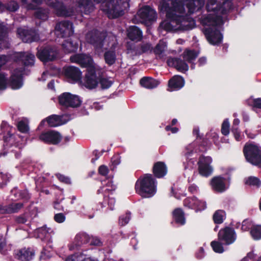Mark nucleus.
<instances>
[{"instance_id":"obj_1","label":"nucleus","mask_w":261,"mask_h":261,"mask_svg":"<svg viewBox=\"0 0 261 261\" xmlns=\"http://www.w3.org/2000/svg\"><path fill=\"white\" fill-rule=\"evenodd\" d=\"M160 10L165 13L166 18L159 25V28L167 32L177 30V27L180 21V15L177 13H185L184 3L181 0H167L164 2Z\"/></svg>"},{"instance_id":"obj_2","label":"nucleus","mask_w":261,"mask_h":261,"mask_svg":"<svg viewBox=\"0 0 261 261\" xmlns=\"http://www.w3.org/2000/svg\"><path fill=\"white\" fill-rule=\"evenodd\" d=\"M157 181L150 173L140 176L136 182L135 189L136 193L142 197L150 198L156 192Z\"/></svg>"},{"instance_id":"obj_3","label":"nucleus","mask_w":261,"mask_h":261,"mask_svg":"<svg viewBox=\"0 0 261 261\" xmlns=\"http://www.w3.org/2000/svg\"><path fill=\"white\" fill-rule=\"evenodd\" d=\"M129 0H110L107 2L103 8L109 18H116L124 14V10L129 7Z\"/></svg>"},{"instance_id":"obj_4","label":"nucleus","mask_w":261,"mask_h":261,"mask_svg":"<svg viewBox=\"0 0 261 261\" xmlns=\"http://www.w3.org/2000/svg\"><path fill=\"white\" fill-rule=\"evenodd\" d=\"M243 152L248 163L261 168V147L253 143H246Z\"/></svg>"},{"instance_id":"obj_5","label":"nucleus","mask_w":261,"mask_h":261,"mask_svg":"<svg viewBox=\"0 0 261 261\" xmlns=\"http://www.w3.org/2000/svg\"><path fill=\"white\" fill-rule=\"evenodd\" d=\"M233 7V4L230 0H207L205 6L207 12L220 15L227 14Z\"/></svg>"},{"instance_id":"obj_6","label":"nucleus","mask_w":261,"mask_h":261,"mask_svg":"<svg viewBox=\"0 0 261 261\" xmlns=\"http://www.w3.org/2000/svg\"><path fill=\"white\" fill-rule=\"evenodd\" d=\"M107 35L106 32L98 30L89 32L87 35L88 42L91 44L97 52H101Z\"/></svg>"},{"instance_id":"obj_7","label":"nucleus","mask_w":261,"mask_h":261,"mask_svg":"<svg viewBox=\"0 0 261 261\" xmlns=\"http://www.w3.org/2000/svg\"><path fill=\"white\" fill-rule=\"evenodd\" d=\"M58 55L59 50L56 46L47 45L41 47L36 55L41 61L47 63L56 60Z\"/></svg>"},{"instance_id":"obj_8","label":"nucleus","mask_w":261,"mask_h":261,"mask_svg":"<svg viewBox=\"0 0 261 261\" xmlns=\"http://www.w3.org/2000/svg\"><path fill=\"white\" fill-rule=\"evenodd\" d=\"M102 74V71L100 69H96L95 67L88 69L84 79L85 87L89 89L95 88L98 84L100 75Z\"/></svg>"},{"instance_id":"obj_9","label":"nucleus","mask_w":261,"mask_h":261,"mask_svg":"<svg viewBox=\"0 0 261 261\" xmlns=\"http://www.w3.org/2000/svg\"><path fill=\"white\" fill-rule=\"evenodd\" d=\"M59 103L66 108H77L82 103L80 97L69 92H64L58 97Z\"/></svg>"},{"instance_id":"obj_10","label":"nucleus","mask_w":261,"mask_h":261,"mask_svg":"<svg viewBox=\"0 0 261 261\" xmlns=\"http://www.w3.org/2000/svg\"><path fill=\"white\" fill-rule=\"evenodd\" d=\"M137 14L142 22L147 26L151 25L157 18L156 11L148 5L144 6L140 8L138 10Z\"/></svg>"},{"instance_id":"obj_11","label":"nucleus","mask_w":261,"mask_h":261,"mask_svg":"<svg viewBox=\"0 0 261 261\" xmlns=\"http://www.w3.org/2000/svg\"><path fill=\"white\" fill-rule=\"evenodd\" d=\"M219 27H204L203 33L207 41L212 45H218L221 43L223 35L218 29Z\"/></svg>"},{"instance_id":"obj_12","label":"nucleus","mask_w":261,"mask_h":261,"mask_svg":"<svg viewBox=\"0 0 261 261\" xmlns=\"http://www.w3.org/2000/svg\"><path fill=\"white\" fill-rule=\"evenodd\" d=\"M218 239L225 245L233 244L237 239V234L233 228L226 226L221 228L218 233Z\"/></svg>"},{"instance_id":"obj_13","label":"nucleus","mask_w":261,"mask_h":261,"mask_svg":"<svg viewBox=\"0 0 261 261\" xmlns=\"http://www.w3.org/2000/svg\"><path fill=\"white\" fill-rule=\"evenodd\" d=\"M55 31L58 37H70L74 32L73 23L69 20L59 22L55 26Z\"/></svg>"},{"instance_id":"obj_14","label":"nucleus","mask_w":261,"mask_h":261,"mask_svg":"<svg viewBox=\"0 0 261 261\" xmlns=\"http://www.w3.org/2000/svg\"><path fill=\"white\" fill-rule=\"evenodd\" d=\"M212 162V159L211 156H205L201 155L197 162L198 172L200 175L203 177H208L213 171L211 164Z\"/></svg>"},{"instance_id":"obj_15","label":"nucleus","mask_w":261,"mask_h":261,"mask_svg":"<svg viewBox=\"0 0 261 261\" xmlns=\"http://www.w3.org/2000/svg\"><path fill=\"white\" fill-rule=\"evenodd\" d=\"M39 138L41 141L46 144L56 145L60 143L62 136L58 131L49 130L42 132Z\"/></svg>"},{"instance_id":"obj_16","label":"nucleus","mask_w":261,"mask_h":261,"mask_svg":"<svg viewBox=\"0 0 261 261\" xmlns=\"http://www.w3.org/2000/svg\"><path fill=\"white\" fill-rule=\"evenodd\" d=\"M17 33L25 43H31L39 40V35L35 29L18 28Z\"/></svg>"},{"instance_id":"obj_17","label":"nucleus","mask_w":261,"mask_h":261,"mask_svg":"<svg viewBox=\"0 0 261 261\" xmlns=\"http://www.w3.org/2000/svg\"><path fill=\"white\" fill-rule=\"evenodd\" d=\"M70 61L79 64L81 67L86 68V71L92 67H95L93 65V60L90 56L83 54H75L70 57Z\"/></svg>"},{"instance_id":"obj_18","label":"nucleus","mask_w":261,"mask_h":261,"mask_svg":"<svg viewBox=\"0 0 261 261\" xmlns=\"http://www.w3.org/2000/svg\"><path fill=\"white\" fill-rule=\"evenodd\" d=\"M201 22L204 27H219L223 24L222 16L216 14L203 16Z\"/></svg>"},{"instance_id":"obj_19","label":"nucleus","mask_w":261,"mask_h":261,"mask_svg":"<svg viewBox=\"0 0 261 261\" xmlns=\"http://www.w3.org/2000/svg\"><path fill=\"white\" fill-rule=\"evenodd\" d=\"M65 76L74 82H76L81 80L82 72L78 67L68 66L63 68Z\"/></svg>"},{"instance_id":"obj_20","label":"nucleus","mask_w":261,"mask_h":261,"mask_svg":"<svg viewBox=\"0 0 261 261\" xmlns=\"http://www.w3.org/2000/svg\"><path fill=\"white\" fill-rule=\"evenodd\" d=\"M24 69L16 68L10 77V85L13 89H19L22 85V75Z\"/></svg>"},{"instance_id":"obj_21","label":"nucleus","mask_w":261,"mask_h":261,"mask_svg":"<svg viewBox=\"0 0 261 261\" xmlns=\"http://www.w3.org/2000/svg\"><path fill=\"white\" fill-rule=\"evenodd\" d=\"M55 11V14L59 17H69L72 15L73 11L67 8L64 4L60 1L51 4V7Z\"/></svg>"},{"instance_id":"obj_22","label":"nucleus","mask_w":261,"mask_h":261,"mask_svg":"<svg viewBox=\"0 0 261 261\" xmlns=\"http://www.w3.org/2000/svg\"><path fill=\"white\" fill-rule=\"evenodd\" d=\"M167 63L169 66L173 67L182 73H185L189 69V66L186 61L179 58H169Z\"/></svg>"},{"instance_id":"obj_23","label":"nucleus","mask_w":261,"mask_h":261,"mask_svg":"<svg viewBox=\"0 0 261 261\" xmlns=\"http://www.w3.org/2000/svg\"><path fill=\"white\" fill-rule=\"evenodd\" d=\"M35 250L33 247H24L17 251V258L21 261H30L35 256Z\"/></svg>"},{"instance_id":"obj_24","label":"nucleus","mask_w":261,"mask_h":261,"mask_svg":"<svg viewBox=\"0 0 261 261\" xmlns=\"http://www.w3.org/2000/svg\"><path fill=\"white\" fill-rule=\"evenodd\" d=\"M62 46L66 54L75 53L79 47L78 40L74 37L69 38L63 42Z\"/></svg>"},{"instance_id":"obj_25","label":"nucleus","mask_w":261,"mask_h":261,"mask_svg":"<svg viewBox=\"0 0 261 261\" xmlns=\"http://www.w3.org/2000/svg\"><path fill=\"white\" fill-rule=\"evenodd\" d=\"M152 171L155 177L162 178L167 174L168 168L164 162L158 161L154 163Z\"/></svg>"},{"instance_id":"obj_26","label":"nucleus","mask_w":261,"mask_h":261,"mask_svg":"<svg viewBox=\"0 0 261 261\" xmlns=\"http://www.w3.org/2000/svg\"><path fill=\"white\" fill-rule=\"evenodd\" d=\"M213 190L217 193L224 192L226 188L225 178L221 176H215L211 180Z\"/></svg>"},{"instance_id":"obj_27","label":"nucleus","mask_w":261,"mask_h":261,"mask_svg":"<svg viewBox=\"0 0 261 261\" xmlns=\"http://www.w3.org/2000/svg\"><path fill=\"white\" fill-rule=\"evenodd\" d=\"M127 36L132 41H140L143 38V33L138 27L131 25L127 30Z\"/></svg>"},{"instance_id":"obj_28","label":"nucleus","mask_w":261,"mask_h":261,"mask_svg":"<svg viewBox=\"0 0 261 261\" xmlns=\"http://www.w3.org/2000/svg\"><path fill=\"white\" fill-rule=\"evenodd\" d=\"M185 83V80L182 76L175 75L168 81V85L171 91L179 90L184 86Z\"/></svg>"},{"instance_id":"obj_29","label":"nucleus","mask_w":261,"mask_h":261,"mask_svg":"<svg viewBox=\"0 0 261 261\" xmlns=\"http://www.w3.org/2000/svg\"><path fill=\"white\" fill-rule=\"evenodd\" d=\"M15 57L16 60L21 61L24 66H32L34 64L35 56L32 54L19 52L16 55Z\"/></svg>"},{"instance_id":"obj_30","label":"nucleus","mask_w":261,"mask_h":261,"mask_svg":"<svg viewBox=\"0 0 261 261\" xmlns=\"http://www.w3.org/2000/svg\"><path fill=\"white\" fill-rule=\"evenodd\" d=\"M205 4V0H190L186 3L185 6L190 14L202 9Z\"/></svg>"},{"instance_id":"obj_31","label":"nucleus","mask_w":261,"mask_h":261,"mask_svg":"<svg viewBox=\"0 0 261 261\" xmlns=\"http://www.w3.org/2000/svg\"><path fill=\"white\" fill-rule=\"evenodd\" d=\"M78 7L86 15L94 11L95 7L92 0H77Z\"/></svg>"},{"instance_id":"obj_32","label":"nucleus","mask_w":261,"mask_h":261,"mask_svg":"<svg viewBox=\"0 0 261 261\" xmlns=\"http://www.w3.org/2000/svg\"><path fill=\"white\" fill-rule=\"evenodd\" d=\"M172 215L175 223L179 225H184L186 224L185 213L182 208H175L172 213Z\"/></svg>"},{"instance_id":"obj_33","label":"nucleus","mask_w":261,"mask_h":261,"mask_svg":"<svg viewBox=\"0 0 261 261\" xmlns=\"http://www.w3.org/2000/svg\"><path fill=\"white\" fill-rule=\"evenodd\" d=\"M11 192L13 193L16 200H22L24 202H27L31 198V195L27 189L19 190L17 188H14Z\"/></svg>"},{"instance_id":"obj_34","label":"nucleus","mask_w":261,"mask_h":261,"mask_svg":"<svg viewBox=\"0 0 261 261\" xmlns=\"http://www.w3.org/2000/svg\"><path fill=\"white\" fill-rule=\"evenodd\" d=\"M160 82L152 77H143L140 80V84L143 87L147 89H153L156 88Z\"/></svg>"},{"instance_id":"obj_35","label":"nucleus","mask_w":261,"mask_h":261,"mask_svg":"<svg viewBox=\"0 0 261 261\" xmlns=\"http://www.w3.org/2000/svg\"><path fill=\"white\" fill-rule=\"evenodd\" d=\"M24 206L23 203L18 202L10 203L3 205V214H10L18 213Z\"/></svg>"},{"instance_id":"obj_36","label":"nucleus","mask_w":261,"mask_h":261,"mask_svg":"<svg viewBox=\"0 0 261 261\" xmlns=\"http://www.w3.org/2000/svg\"><path fill=\"white\" fill-rule=\"evenodd\" d=\"M63 116L61 115H51L46 118V122L50 127H57L63 124Z\"/></svg>"},{"instance_id":"obj_37","label":"nucleus","mask_w":261,"mask_h":261,"mask_svg":"<svg viewBox=\"0 0 261 261\" xmlns=\"http://www.w3.org/2000/svg\"><path fill=\"white\" fill-rule=\"evenodd\" d=\"M75 241L76 248L78 249L81 245L89 243L90 236L85 232H80L76 235Z\"/></svg>"},{"instance_id":"obj_38","label":"nucleus","mask_w":261,"mask_h":261,"mask_svg":"<svg viewBox=\"0 0 261 261\" xmlns=\"http://www.w3.org/2000/svg\"><path fill=\"white\" fill-rule=\"evenodd\" d=\"M195 24V21L193 20L190 22L185 20V18L180 16V21L177 27V30L188 31L192 30Z\"/></svg>"},{"instance_id":"obj_39","label":"nucleus","mask_w":261,"mask_h":261,"mask_svg":"<svg viewBox=\"0 0 261 261\" xmlns=\"http://www.w3.org/2000/svg\"><path fill=\"white\" fill-rule=\"evenodd\" d=\"M105 63L109 66L114 65L116 61V55L115 50H108L103 55Z\"/></svg>"},{"instance_id":"obj_40","label":"nucleus","mask_w":261,"mask_h":261,"mask_svg":"<svg viewBox=\"0 0 261 261\" xmlns=\"http://www.w3.org/2000/svg\"><path fill=\"white\" fill-rule=\"evenodd\" d=\"M198 56V53L195 50H187L183 54V59L188 63H192Z\"/></svg>"},{"instance_id":"obj_41","label":"nucleus","mask_w":261,"mask_h":261,"mask_svg":"<svg viewBox=\"0 0 261 261\" xmlns=\"http://www.w3.org/2000/svg\"><path fill=\"white\" fill-rule=\"evenodd\" d=\"M52 256V248L49 247H43L39 256L40 261H46Z\"/></svg>"},{"instance_id":"obj_42","label":"nucleus","mask_w":261,"mask_h":261,"mask_svg":"<svg viewBox=\"0 0 261 261\" xmlns=\"http://www.w3.org/2000/svg\"><path fill=\"white\" fill-rule=\"evenodd\" d=\"M226 213L224 210L216 211L213 215V220L215 224H221L225 219Z\"/></svg>"},{"instance_id":"obj_43","label":"nucleus","mask_w":261,"mask_h":261,"mask_svg":"<svg viewBox=\"0 0 261 261\" xmlns=\"http://www.w3.org/2000/svg\"><path fill=\"white\" fill-rule=\"evenodd\" d=\"M246 103L248 106L252 107L253 111L256 109H261V98H250L247 100Z\"/></svg>"},{"instance_id":"obj_44","label":"nucleus","mask_w":261,"mask_h":261,"mask_svg":"<svg viewBox=\"0 0 261 261\" xmlns=\"http://www.w3.org/2000/svg\"><path fill=\"white\" fill-rule=\"evenodd\" d=\"M113 81L109 80L108 78L103 77V73L100 75L98 84L100 85L102 89H107L109 88L113 84Z\"/></svg>"},{"instance_id":"obj_45","label":"nucleus","mask_w":261,"mask_h":261,"mask_svg":"<svg viewBox=\"0 0 261 261\" xmlns=\"http://www.w3.org/2000/svg\"><path fill=\"white\" fill-rule=\"evenodd\" d=\"M223 243L218 240L213 241L211 243V246L213 251L217 253H222L224 251V247L223 246Z\"/></svg>"},{"instance_id":"obj_46","label":"nucleus","mask_w":261,"mask_h":261,"mask_svg":"<svg viewBox=\"0 0 261 261\" xmlns=\"http://www.w3.org/2000/svg\"><path fill=\"white\" fill-rule=\"evenodd\" d=\"M245 184L250 186L259 188L261 186V180L258 177L251 176L248 177Z\"/></svg>"},{"instance_id":"obj_47","label":"nucleus","mask_w":261,"mask_h":261,"mask_svg":"<svg viewBox=\"0 0 261 261\" xmlns=\"http://www.w3.org/2000/svg\"><path fill=\"white\" fill-rule=\"evenodd\" d=\"M250 234L255 240L261 239V226L256 225L252 227L250 231Z\"/></svg>"},{"instance_id":"obj_48","label":"nucleus","mask_w":261,"mask_h":261,"mask_svg":"<svg viewBox=\"0 0 261 261\" xmlns=\"http://www.w3.org/2000/svg\"><path fill=\"white\" fill-rule=\"evenodd\" d=\"M34 16L36 18L42 20H46L48 19V14L45 9L39 8L34 13Z\"/></svg>"},{"instance_id":"obj_49","label":"nucleus","mask_w":261,"mask_h":261,"mask_svg":"<svg viewBox=\"0 0 261 261\" xmlns=\"http://www.w3.org/2000/svg\"><path fill=\"white\" fill-rule=\"evenodd\" d=\"M127 49L132 54L138 56L141 55V47L139 44L135 45V44H128L127 46Z\"/></svg>"},{"instance_id":"obj_50","label":"nucleus","mask_w":261,"mask_h":261,"mask_svg":"<svg viewBox=\"0 0 261 261\" xmlns=\"http://www.w3.org/2000/svg\"><path fill=\"white\" fill-rule=\"evenodd\" d=\"M206 207V202L202 200H200L195 197V202H194V210L196 211H202Z\"/></svg>"},{"instance_id":"obj_51","label":"nucleus","mask_w":261,"mask_h":261,"mask_svg":"<svg viewBox=\"0 0 261 261\" xmlns=\"http://www.w3.org/2000/svg\"><path fill=\"white\" fill-rule=\"evenodd\" d=\"M83 252H76L68 256L65 261H81L83 259Z\"/></svg>"},{"instance_id":"obj_52","label":"nucleus","mask_w":261,"mask_h":261,"mask_svg":"<svg viewBox=\"0 0 261 261\" xmlns=\"http://www.w3.org/2000/svg\"><path fill=\"white\" fill-rule=\"evenodd\" d=\"M221 133L224 136H227L230 132V125L227 119H225L221 126Z\"/></svg>"},{"instance_id":"obj_53","label":"nucleus","mask_w":261,"mask_h":261,"mask_svg":"<svg viewBox=\"0 0 261 261\" xmlns=\"http://www.w3.org/2000/svg\"><path fill=\"white\" fill-rule=\"evenodd\" d=\"M195 196L188 197L183 201V204L185 206L189 208L193 209L194 202H195Z\"/></svg>"},{"instance_id":"obj_54","label":"nucleus","mask_w":261,"mask_h":261,"mask_svg":"<svg viewBox=\"0 0 261 261\" xmlns=\"http://www.w3.org/2000/svg\"><path fill=\"white\" fill-rule=\"evenodd\" d=\"M17 127L18 130L22 133H27L29 130L28 125L22 120L18 122Z\"/></svg>"},{"instance_id":"obj_55","label":"nucleus","mask_w":261,"mask_h":261,"mask_svg":"<svg viewBox=\"0 0 261 261\" xmlns=\"http://www.w3.org/2000/svg\"><path fill=\"white\" fill-rule=\"evenodd\" d=\"M230 130L236 141H240L242 140L243 135H241V132L239 128L231 127Z\"/></svg>"},{"instance_id":"obj_56","label":"nucleus","mask_w":261,"mask_h":261,"mask_svg":"<svg viewBox=\"0 0 261 261\" xmlns=\"http://www.w3.org/2000/svg\"><path fill=\"white\" fill-rule=\"evenodd\" d=\"M201 142L199 145V149L201 152H206L207 149V146L208 143V140L207 138H201Z\"/></svg>"},{"instance_id":"obj_57","label":"nucleus","mask_w":261,"mask_h":261,"mask_svg":"<svg viewBox=\"0 0 261 261\" xmlns=\"http://www.w3.org/2000/svg\"><path fill=\"white\" fill-rule=\"evenodd\" d=\"M89 244L91 246L100 247L102 246V242L98 237L91 236Z\"/></svg>"},{"instance_id":"obj_58","label":"nucleus","mask_w":261,"mask_h":261,"mask_svg":"<svg viewBox=\"0 0 261 261\" xmlns=\"http://www.w3.org/2000/svg\"><path fill=\"white\" fill-rule=\"evenodd\" d=\"M64 198L60 200V201H56L54 202V207L58 211H65L64 206L63 204L64 203Z\"/></svg>"},{"instance_id":"obj_59","label":"nucleus","mask_w":261,"mask_h":261,"mask_svg":"<svg viewBox=\"0 0 261 261\" xmlns=\"http://www.w3.org/2000/svg\"><path fill=\"white\" fill-rule=\"evenodd\" d=\"M165 46L163 43H158L154 48L153 52L155 54L160 55L162 54L165 50Z\"/></svg>"},{"instance_id":"obj_60","label":"nucleus","mask_w":261,"mask_h":261,"mask_svg":"<svg viewBox=\"0 0 261 261\" xmlns=\"http://www.w3.org/2000/svg\"><path fill=\"white\" fill-rule=\"evenodd\" d=\"M141 47V55L148 52V51L151 50L152 47L151 45L149 43H142L139 44Z\"/></svg>"},{"instance_id":"obj_61","label":"nucleus","mask_w":261,"mask_h":261,"mask_svg":"<svg viewBox=\"0 0 261 261\" xmlns=\"http://www.w3.org/2000/svg\"><path fill=\"white\" fill-rule=\"evenodd\" d=\"M54 219L56 222L58 223H61L65 221L66 217L64 214L60 213L56 214L54 215Z\"/></svg>"},{"instance_id":"obj_62","label":"nucleus","mask_w":261,"mask_h":261,"mask_svg":"<svg viewBox=\"0 0 261 261\" xmlns=\"http://www.w3.org/2000/svg\"><path fill=\"white\" fill-rule=\"evenodd\" d=\"M130 214L129 213L128 214L127 213L126 214V216H122L119 218V223L122 226L125 225L128 223V222L130 220Z\"/></svg>"},{"instance_id":"obj_63","label":"nucleus","mask_w":261,"mask_h":261,"mask_svg":"<svg viewBox=\"0 0 261 261\" xmlns=\"http://www.w3.org/2000/svg\"><path fill=\"white\" fill-rule=\"evenodd\" d=\"M48 230L46 229V226H43L38 228L37 232L39 234V237H41V236H44L45 238H49L50 234L48 233Z\"/></svg>"},{"instance_id":"obj_64","label":"nucleus","mask_w":261,"mask_h":261,"mask_svg":"<svg viewBox=\"0 0 261 261\" xmlns=\"http://www.w3.org/2000/svg\"><path fill=\"white\" fill-rule=\"evenodd\" d=\"M15 221L18 224H24L27 221V218L25 214H21L19 216H16Z\"/></svg>"}]
</instances>
